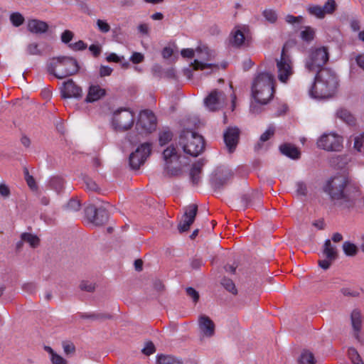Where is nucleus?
Here are the masks:
<instances>
[{"label":"nucleus","instance_id":"f257e3e1","mask_svg":"<svg viewBox=\"0 0 364 364\" xmlns=\"http://www.w3.org/2000/svg\"><path fill=\"white\" fill-rule=\"evenodd\" d=\"M326 191L343 208L353 206L360 196L358 188L350 183L343 176L331 178L326 186Z\"/></svg>","mask_w":364,"mask_h":364},{"label":"nucleus","instance_id":"f03ea898","mask_svg":"<svg viewBox=\"0 0 364 364\" xmlns=\"http://www.w3.org/2000/svg\"><path fill=\"white\" fill-rule=\"evenodd\" d=\"M316 73L315 81L309 90V95L317 100L331 97L338 86L336 73L329 68H324Z\"/></svg>","mask_w":364,"mask_h":364},{"label":"nucleus","instance_id":"7ed1b4c3","mask_svg":"<svg viewBox=\"0 0 364 364\" xmlns=\"http://www.w3.org/2000/svg\"><path fill=\"white\" fill-rule=\"evenodd\" d=\"M274 77L270 73H260L253 80L251 94L255 101L260 105H267L274 95Z\"/></svg>","mask_w":364,"mask_h":364},{"label":"nucleus","instance_id":"20e7f679","mask_svg":"<svg viewBox=\"0 0 364 364\" xmlns=\"http://www.w3.org/2000/svg\"><path fill=\"white\" fill-rule=\"evenodd\" d=\"M80 66L76 59L70 56H58L50 59L47 70L50 74L59 79L76 74Z\"/></svg>","mask_w":364,"mask_h":364},{"label":"nucleus","instance_id":"39448f33","mask_svg":"<svg viewBox=\"0 0 364 364\" xmlns=\"http://www.w3.org/2000/svg\"><path fill=\"white\" fill-rule=\"evenodd\" d=\"M163 159L165 171L170 176L179 175L183 167L187 164L186 159L181 156L179 149L173 144L164 150Z\"/></svg>","mask_w":364,"mask_h":364},{"label":"nucleus","instance_id":"423d86ee","mask_svg":"<svg viewBox=\"0 0 364 364\" xmlns=\"http://www.w3.org/2000/svg\"><path fill=\"white\" fill-rule=\"evenodd\" d=\"M179 144L185 153L193 156L199 155L204 149L202 136L191 130H183L181 132Z\"/></svg>","mask_w":364,"mask_h":364},{"label":"nucleus","instance_id":"0eeeda50","mask_svg":"<svg viewBox=\"0 0 364 364\" xmlns=\"http://www.w3.org/2000/svg\"><path fill=\"white\" fill-rule=\"evenodd\" d=\"M215 53L207 45L200 43L196 48V58L191 66L194 70H203L209 69L211 71L217 69L218 65L212 63Z\"/></svg>","mask_w":364,"mask_h":364},{"label":"nucleus","instance_id":"6e6552de","mask_svg":"<svg viewBox=\"0 0 364 364\" xmlns=\"http://www.w3.org/2000/svg\"><path fill=\"white\" fill-rule=\"evenodd\" d=\"M328 60L329 52L328 47H313L309 50L306 58L305 68L309 72H318L323 69V67Z\"/></svg>","mask_w":364,"mask_h":364},{"label":"nucleus","instance_id":"1a4fd4ad","mask_svg":"<svg viewBox=\"0 0 364 364\" xmlns=\"http://www.w3.org/2000/svg\"><path fill=\"white\" fill-rule=\"evenodd\" d=\"M156 127V118L154 114L149 110H143L139 113V119L136 122V129L139 132V136L136 140L129 139L132 144H134L141 140L140 136L147 134L155 130Z\"/></svg>","mask_w":364,"mask_h":364},{"label":"nucleus","instance_id":"9d476101","mask_svg":"<svg viewBox=\"0 0 364 364\" xmlns=\"http://www.w3.org/2000/svg\"><path fill=\"white\" fill-rule=\"evenodd\" d=\"M134 114L129 109H119L113 113L112 124L115 130L126 131L134 124Z\"/></svg>","mask_w":364,"mask_h":364},{"label":"nucleus","instance_id":"9b49d317","mask_svg":"<svg viewBox=\"0 0 364 364\" xmlns=\"http://www.w3.org/2000/svg\"><path fill=\"white\" fill-rule=\"evenodd\" d=\"M285 49L286 46L282 49L280 58L277 60V77L282 83H287L294 73L293 63Z\"/></svg>","mask_w":364,"mask_h":364},{"label":"nucleus","instance_id":"f8f14e48","mask_svg":"<svg viewBox=\"0 0 364 364\" xmlns=\"http://www.w3.org/2000/svg\"><path fill=\"white\" fill-rule=\"evenodd\" d=\"M250 39V29L245 24L235 26L230 33V43L237 48L247 46Z\"/></svg>","mask_w":364,"mask_h":364},{"label":"nucleus","instance_id":"ddd939ff","mask_svg":"<svg viewBox=\"0 0 364 364\" xmlns=\"http://www.w3.org/2000/svg\"><path fill=\"white\" fill-rule=\"evenodd\" d=\"M317 146L328 151H339L343 147V139L334 132L323 134L318 139Z\"/></svg>","mask_w":364,"mask_h":364},{"label":"nucleus","instance_id":"4468645a","mask_svg":"<svg viewBox=\"0 0 364 364\" xmlns=\"http://www.w3.org/2000/svg\"><path fill=\"white\" fill-rule=\"evenodd\" d=\"M151 151V144L144 143L141 144L134 152L129 156V165L133 169H138L144 164Z\"/></svg>","mask_w":364,"mask_h":364},{"label":"nucleus","instance_id":"2eb2a0df","mask_svg":"<svg viewBox=\"0 0 364 364\" xmlns=\"http://www.w3.org/2000/svg\"><path fill=\"white\" fill-rule=\"evenodd\" d=\"M226 103V96L222 91L214 90L204 99L207 109L215 112L223 108Z\"/></svg>","mask_w":364,"mask_h":364},{"label":"nucleus","instance_id":"dca6fc26","mask_svg":"<svg viewBox=\"0 0 364 364\" xmlns=\"http://www.w3.org/2000/svg\"><path fill=\"white\" fill-rule=\"evenodd\" d=\"M85 215L89 220L96 225L104 224L108 218L107 213L105 209H97L94 205L86 208Z\"/></svg>","mask_w":364,"mask_h":364},{"label":"nucleus","instance_id":"f3484780","mask_svg":"<svg viewBox=\"0 0 364 364\" xmlns=\"http://www.w3.org/2000/svg\"><path fill=\"white\" fill-rule=\"evenodd\" d=\"M197 210L198 207L195 204H191L186 207L182 220L178 227L181 232H186L189 229L191 224L194 222Z\"/></svg>","mask_w":364,"mask_h":364},{"label":"nucleus","instance_id":"a211bd4d","mask_svg":"<svg viewBox=\"0 0 364 364\" xmlns=\"http://www.w3.org/2000/svg\"><path fill=\"white\" fill-rule=\"evenodd\" d=\"M198 328L203 338H210L215 333V326L214 322L206 315L198 317Z\"/></svg>","mask_w":364,"mask_h":364},{"label":"nucleus","instance_id":"6ab92c4d","mask_svg":"<svg viewBox=\"0 0 364 364\" xmlns=\"http://www.w3.org/2000/svg\"><path fill=\"white\" fill-rule=\"evenodd\" d=\"M107 94L106 90L98 84H91L88 89L85 101L87 103L97 102Z\"/></svg>","mask_w":364,"mask_h":364},{"label":"nucleus","instance_id":"aec40b11","mask_svg":"<svg viewBox=\"0 0 364 364\" xmlns=\"http://www.w3.org/2000/svg\"><path fill=\"white\" fill-rule=\"evenodd\" d=\"M240 131L237 127H229L224 133V141L230 153L235 151Z\"/></svg>","mask_w":364,"mask_h":364},{"label":"nucleus","instance_id":"412c9836","mask_svg":"<svg viewBox=\"0 0 364 364\" xmlns=\"http://www.w3.org/2000/svg\"><path fill=\"white\" fill-rule=\"evenodd\" d=\"M82 90L77 85L73 80L65 82L61 89V95L63 98L80 97L82 96Z\"/></svg>","mask_w":364,"mask_h":364},{"label":"nucleus","instance_id":"4be33fe9","mask_svg":"<svg viewBox=\"0 0 364 364\" xmlns=\"http://www.w3.org/2000/svg\"><path fill=\"white\" fill-rule=\"evenodd\" d=\"M27 27L31 33H42L47 31L48 25L45 21L31 19L28 21Z\"/></svg>","mask_w":364,"mask_h":364},{"label":"nucleus","instance_id":"5701e85b","mask_svg":"<svg viewBox=\"0 0 364 364\" xmlns=\"http://www.w3.org/2000/svg\"><path fill=\"white\" fill-rule=\"evenodd\" d=\"M279 149L282 154L291 159H296L299 157V151L293 145L284 144L279 146Z\"/></svg>","mask_w":364,"mask_h":364},{"label":"nucleus","instance_id":"b1692460","mask_svg":"<svg viewBox=\"0 0 364 364\" xmlns=\"http://www.w3.org/2000/svg\"><path fill=\"white\" fill-rule=\"evenodd\" d=\"M351 323L355 332V336L358 338V333L361 328L362 320L361 315L358 310L355 309L351 313Z\"/></svg>","mask_w":364,"mask_h":364},{"label":"nucleus","instance_id":"393cba45","mask_svg":"<svg viewBox=\"0 0 364 364\" xmlns=\"http://www.w3.org/2000/svg\"><path fill=\"white\" fill-rule=\"evenodd\" d=\"M323 253L326 258L333 261L337 257V250L335 246L331 245L330 240H326L323 245Z\"/></svg>","mask_w":364,"mask_h":364},{"label":"nucleus","instance_id":"a878e982","mask_svg":"<svg viewBox=\"0 0 364 364\" xmlns=\"http://www.w3.org/2000/svg\"><path fill=\"white\" fill-rule=\"evenodd\" d=\"M316 36V30L309 26L302 27L300 32V38L301 40L306 43H310L314 41Z\"/></svg>","mask_w":364,"mask_h":364},{"label":"nucleus","instance_id":"bb28decb","mask_svg":"<svg viewBox=\"0 0 364 364\" xmlns=\"http://www.w3.org/2000/svg\"><path fill=\"white\" fill-rule=\"evenodd\" d=\"M337 117L349 125L355 124L354 116L346 109H340L336 112Z\"/></svg>","mask_w":364,"mask_h":364},{"label":"nucleus","instance_id":"cd10ccee","mask_svg":"<svg viewBox=\"0 0 364 364\" xmlns=\"http://www.w3.org/2000/svg\"><path fill=\"white\" fill-rule=\"evenodd\" d=\"M22 242H27L31 247H36L39 244V239L37 236L30 233H23L21 235V242L17 244V247H20Z\"/></svg>","mask_w":364,"mask_h":364},{"label":"nucleus","instance_id":"c85d7f7f","mask_svg":"<svg viewBox=\"0 0 364 364\" xmlns=\"http://www.w3.org/2000/svg\"><path fill=\"white\" fill-rule=\"evenodd\" d=\"M156 364H182V361L172 355H159L156 358Z\"/></svg>","mask_w":364,"mask_h":364},{"label":"nucleus","instance_id":"c756f323","mask_svg":"<svg viewBox=\"0 0 364 364\" xmlns=\"http://www.w3.org/2000/svg\"><path fill=\"white\" fill-rule=\"evenodd\" d=\"M202 164H193L190 176L191 179L193 184H198L200 181V175L201 172Z\"/></svg>","mask_w":364,"mask_h":364},{"label":"nucleus","instance_id":"7c9ffc66","mask_svg":"<svg viewBox=\"0 0 364 364\" xmlns=\"http://www.w3.org/2000/svg\"><path fill=\"white\" fill-rule=\"evenodd\" d=\"M308 13L318 18H323L325 16L323 9L318 5H309L306 9Z\"/></svg>","mask_w":364,"mask_h":364},{"label":"nucleus","instance_id":"2f4dec72","mask_svg":"<svg viewBox=\"0 0 364 364\" xmlns=\"http://www.w3.org/2000/svg\"><path fill=\"white\" fill-rule=\"evenodd\" d=\"M45 350L50 354V360L53 364H67L66 360L60 355L55 353L50 347L46 346Z\"/></svg>","mask_w":364,"mask_h":364},{"label":"nucleus","instance_id":"473e14b6","mask_svg":"<svg viewBox=\"0 0 364 364\" xmlns=\"http://www.w3.org/2000/svg\"><path fill=\"white\" fill-rule=\"evenodd\" d=\"M49 186L50 188L55 190L56 192L59 193L61 191L64 187V181L63 179L60 177H53L50 178L49 181Z\"/></svg>","mask_w":364,"mask_h":364},{"label":"nucleus","instance_id":"72a5a7b5","mask_svg":"<svg viewBox=\"0 0 364 364\" xmlns=\"http://www.w3.org/2000/svg\"><path fill=\"white\" fill-rule=\"evenodd\" d=\"M343 250L344 253L347 256L350 257L355 256L358 252L357 246L348 241H346L343 244Z\"/></svg>","mask_w":364,"mask_h":364},{"label":"nucleus","instance_id":"f704fd0d","mask_svg":"<svg viewBox=\"0 0 364 364\" xmlns=\"http://www.w3.org/2000/svg\"><path fill=\"white\" fill-rule=\"evenodd\" d=\"M173 137L172 132L168 129H164L159 133V141L161 146H164L169 142Z\"/></svg>","mask_w":364,"mask_h":364},{"label":"nucleus","instance_id":"c9c22d12","mask_svg":"<svg viewBox=\"0 0 364 364\" xmlns=\"http://www.w3.org/2000/svg\"><path fill=\"white\" fill-rule=\"evenodd\" d=\"M300 364H314L315 359L312 353L304 350L302 352L300 358H299Z\"/></svg>","mask_w":364,"mask_h":364},{"label":"nucleus","instance_id":"e433bc0d","mask_svg":"<svg viewBox=\"0 0 364 364\" xmlns=\"http://www.w3.org/2000/svg\"><path fill=\"white\" fill-rule=\"evenodd\" d=\"M10 21L13 26L18 27L24 22V17L19 12H14L10 15Z\"/></svg>","mask_w":364,"mask_h":364},{"label":"nucleus","instance_id":"4c0bfd02","mask_svg":"<svg viewBox=\"0 0 364 364\" xmlns=\"http://www.w3.org/2000/svg\"><path fill=\"white\" fill-rule=\"evenodd\" d=\"M263 16L265 19L271 23H274L277 20V14L276 11L273 9H265L262 12Z\"/></svg>","mask_w":364,"mask_h":364},{"label":"nucleus","instance_id":"58836bf2","mask_svg":"<svg viewBox=\"0 0 364 364\" xmlns=\"http://www.w3.org/2000/svg\"><path fill=\"white\" fill-rule=\"evenodd\" d=\"M222 285L225 288L226 290L232 293V294H237V290L235 287L233 282L227 278H224L221 282Z\"/></svg>","mask_w":364,"mask_h":364},{"label":"nucleus","instance_id":"ea45409f","mask_svg":"<svg viewBox=\"0 0 364 364\" xmlns=\"http://www.w3.org/2000/svg\"><path fill=\"white\" fill-rule=\"evenodd\" d=\"M348 356L353 364H363L360 355L355 348H352L348 350Z\"/></svg>","mask_w":364,"mask_h":364},{"label":"nucleus","instance_id":"a19ab883","mask_svg":"<svg viewBox=\"0 0 364 364\" xmlns=\"http://www.w3.org/2000/svg\"><path fill=\"white\" fill-rule=\"evenodd\" d=\"M96 26L97 29L103 33H107L110 31L109 24L105 20L97 19Z\"/></svg>","mask_w":364,"mask_h":364},{"label":"nucleus","instance_id":"79ce46f5","mask_svg":"<svg viewBox=\"0 0 364 364\" xmlns=\"http://www.w3.org/2000/svg\"><path fill=\"white\" fill-rule=\"evenodd\" d=\"M285 21L287 23L291 25L300 24L303 22L304 18L301 16H294L291 14H288L285 17Z\"/></svg>","mask_w":364,"mask_h":364},{"label":"nucleus","instance_id":"37998d69","mask_svg":"<svg viewBox=\"0 0 364 364\" xmlns=\"http://www.w3.org/2000/svg\"><path fill=\"white\" fill-rule=\"evenodd\" d=\"M322 8L325 15L332 14L336 9V2L334 0H328Z\"/></svg>","mask_w":364,"mask_h":364},{"label":"nucleus","instance_id":"c03bdc74","mask_svg":"<svg viewBox=\"0 0 364 364\" xmlns=\"http://www.w3.org/2000/svg\"><path fill=\"white\" fill-rule=\"evenodd\" d=\"M353 147L358 151H362L364 147V136L363 134L355 137Z\"/></svg>","mask_w":364,"mask_h":364},{"label":"nucleus","instance_id":"a18cd8bd","mask_svg":"<svg viewBox=\"0 0 364 364\" xmlns=\"http://www.w3.org/2000/svg\"><path fill=\"white\" fill-rule=\"evenodd\" d=\"M24 174H25V179L28 184V186L30 187L31 189L35 190L36 189L37 186L36 184L35 179L32 176H30L28 173V171L26 168L24 170Z\"/></svg>","mask_w":364,"mask_h":364},{"label":"nucleus","instance_id":"49530a36","mask_svg":"<svg viewBox=\"0 0 364 364\" xmlns=\"http://www.w3.org/2000/svg\"><path fill=\"white\" fill-rule=\"evenodd\" d=\"M80 203L77 199H70L66 205V208L70 211H76L80 209Z\"/></svg>","mask_w":364,"mask_h":364},{"label":"nucleus","instance_id":"de8ad7c7","mask_svg":"<svg viewBox=\"0 0 364 364\" xmlns=\"http://www.w3.org/2000/svg\"><path fill=\"white\" fill-rule=\"evenodd\" d=\"M181 55L184 58L191 59L196 58V49L183 48L181 51Z\"/></svg>","mask_w":364,"mask_h":364},{"label":"nucleus","instance_id":"09e8293b","mask_svg":"<svg viewBox=\"0 0 364 364\" xmlns=\"http://www.w3.org/2000/svg\"><path fill=\"white\" fill-rule=\"evenodd\" d=\"M144 60V55L139 52H134L130 57V60L134 64H138L143 62Z\"/></svg>","mask_w":364,"mask_h":364},{"label":"nucleus","instance_id":"8fccbe9b","mask_svg":"<svg viewBox=\"0 0 364 364\" xmlns=\"http://www.w3.org/2000/svg\"><path fill=\"white\" fill-rule=\"evenodd\" d=\"M69 47L72 50H75V51L83 50L87 48V44L82 41H78L76 43L70 44Z\"/></svg>","mask_w":364,"mask_h":364},{"label":"nucleus","instance_id":"3c124183","mask_svg":"<svg viewBox=\"0 0 364 364\" xmlns=\"http://www.w3.org/2000/svg\"><path fill=\"white\" fill-rule=\"evenodd\" d=\"M274 133V129L269 127L268 129L260 136V141L264 142L267 141Z\"/></svg>","mask_w":364,"mask_h":364},{"label":"nucleus","instance_id":"603ef678","mask_svg":"<svg viewBox=\"0 0 364 364\" xmlns=\"http://www.w3.org/2000/svg\"><path fill=\"white\" fill-rule=\"evenodd\" d=\"M73 33L69 30H65L61 35V41L64 43H68L73 38Z\"/></svg>","mask_w":364,"mask_h":364},{"label":"nucleus","instance_id":"864d4df0","mask_svg":"<svg viewBox=\"0 0 364 364\" xmlns=\"http://www.w3.org/2000/svg\"><path fill=\"white\" fill-rule=\"evenodd\" d=\"M26 51L30 55H38L41 53L38 44L35 43L29 44L27 46Z\"/></svg>","mask_w":364,"mask_h":364},{"label":"nucleus","instance_id":"5fc2aeb1","mask_svg":"<svg viewBox=\"0 0 364 364\" xmlns=\"http://www.w3.org/2000/svg\"><path fill=\"white\" fill-rule=\"evenodd\" d=\"M186 294L189 296L193 301L196 303L199 299L198 293L192 287H188L186 289Z\"/></svg>","mask_w":364,"mask_h":364},{"label":"nucleus","instance_id":"6e6d98bb","mask_svg":"<svg viewBox=\"0 0 364 364\" xmlns=\"http://www.w3.org/2000/svg\"><path fill=\"white\" fill-rule=\"evenodd\" d=\"M142 352L146 355H149L155 352V346L151 342H149L146 343V346L142 349Z\"/></svg>","mask_w":364,"mask_h":364},{"label":"nucleus","instance_id":"4d7b16f0","mask_svg":"<svg viewBox=\"0 0 364 364\" xmlns=\"http://www.w3.org/2000/svg\"><path fill=\"white\" fill-rule=\"evenodd\" d=\"M80 289L87 291H92L95 289V285L89 282H82L80 284Z\"/></svg>","mask_w":364,"mask_h":364},{"label":"nucleus","instance_id":"13d9d810","mask_svg":"<svg viewBox=\"0 0 364 364\" xmlns=\"http://www.w3.org/2000/svg\"><path fill=\"white\" fill-rule=\"evenodd\" d=\"M106 59L108 62L119 63V62H121L122 59H124V57L118 56L117 54L112 53L109 54L107 56Z\"/></svg>","mask_w":364,"mask_h":364},{"label":"nucleus","instance_id":"bf43d9fd","mask_svg":"<svg viewBox=\"0 0 364 364\" xmlns=\"http://www.w3.org/2000/svg\"><path fill=\"white\" fill-rule=\"evenodd\" d=\"M112 72V69L108 66L102 65L100 68V75L102 77L109 76Z\"/></svg>","mask_w":364,"mask_h":364},{"label":"nucleus","instance_id":"052dcab7","mask_svg":"<svg viewBox=\"0 0 364 364\" xmlns=\"http://www.w3.org/2000/svg\"><path fill=\"white\" fill-rule=\"evenodd\" d=\"M85 185L86 188L90 191H96L98 189L97 183L91 179H87L85 181Z\"/></svg>","mask_w":364,"mask_h":364},{"label":"nucleus","instance_id":"680f3d73","mask_svg":"<svg viewBox=\"0 0 364 364\" xmlns=\"http://www.w3.org/2000/svg\"><path fill=\"white\" fill-rule=\"evenodd\" d=\"M341 291L344 296H350L355 297L359 295L358 291L352 290L349 288H343V289H342Z\"/></svg>","mask_w":364,"mask_h":364},{"label":"nucleus","instance_id":"e2e57ef3","mask_svg":"<svg viewBox=\"0 0 364 364\" xmlns=\"http://www.w3.org/2000/svg\"><path fill=\"white\" fill-rule=\"evenodd\" d=\"M296 191L298 194L304 196L306 193V186L304 183L299 182L296 184Z\"/></svg>","mask_w":364,"mask_h":364},{"label":"nucleus","instance_id":"0e129e2a","mask_svg":"<svg viewBox=\"0 0 364 364\" xmlns=\"http://www.w3.org/2000/svg\"><path fill=\"white\" fill-rule=\"evenodd\" d=\"M0 195L3 197H9L10 195V190L4 183L0 184Z\"/></svg>","mask_w":364,"mask_h":364},{"label":"nucleus","instance_id":"69168bd1","mask_svg":"<svg viewBox=\"0 0 364 364\" xmlns=\"http://www.w3.org/2000/svg\"><path fill=\"white\" fill-rule=\"evenodd\" d=\"M173 53V50L171 47H165L161 51V55L165 59L169 58Z\"/></svg>","mask_w":364,"mask_h":364},{"label":"nucleus","instance_id":"338daca9","mask_svg":"<svg viewBox=\"0 0 364 364\" xmlns=\"http://www.w3.org/2000/svg\"><path fill=\"white\" fill-rule=\"evenodd\" d=\"M355 62L358 67L364 70V53L358 55L355 57Z\"/></svg>","mask_w":364,"mask_h":364},{"label":"nucleus","instance_id":"774afa93","mask_svg":"<svg viewBox=\"0 0 364 364\" xmlns=\"http://www.w3.org/2000/svg\"><path fill=\"white\" fill-rule=\"evenodd\" d=\"M89 50L92 52L95 57H97L101 53V48L97 45L92 44L89 47Z\"/></svg>","mask_w":364,"mask_h":364}]
</instances>
